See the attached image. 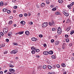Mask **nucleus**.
Listing matches in <instances>:
<instances>
[{
	"instance_id": "nucleus-56",
	"label": "nucleus",
	"mask_w": 74,
	"mask_h": 74,
	"mask_svg": "<svg viewBox=\"0 0 74 74\" xmlns=\"http://www.w3.org/2000/svg\"><path fill=\"white\" fill-rule=\"evenodd\" d=\"M30 15H31V13H28V16H30Z\"/></svg>"
},
{
	"instance_id": "nucleus-27",
	"label": "nucleus",
	"mask_w": 74,
	"mask_h": 74,
	"mask_svg": "<svg viewBox=\"0 0 74 74\" xmlns=\"http://www.w3.org/2000/svg\"><path fill=\"white\" fill-rule=\"evenodd\" d=\"M49 26H52V25H53V24L52 23H51V22H49Z\"/></svg>"
},
{
	"instance_id": "nucleus-20",
	"label": "nucleus",
	"mask_w": 74,
	"mask_h": 74,
	"mask_svg": "<svg viewBox=\"0 0 74 74\" xmlns=\"http://www.w3.org/2000/svg\"><path fill=\"white\" fill-rule=\"evenodd\" d=\"M49 52V54H51V55L53 54V51H50Z\"/></svg>"
},
{
	"instance_id": "nucleus-38",
	"label": "nucleus",
	"mask_w": 74,
	"mask_h": 74,
	"mask_svg": "<svg viewBox=\"0 0 74 74\" xmlns=\"http://www.w3.org/2000/svg\"><path fill=\"white\" fill-rule=\"evenodd\" d=\"M39 36L40 38H42V37H43V36H42V35L41 34Z\"/></svg>"
},
{
	"instance_id": "nucleus-46",
	"label": "nucleus",
	"mask_w": 74,
	"mask_h": 74,
	"mask_svg": "<svg viewBox=\"0 0 74 74\" xmlns=\"http://www.w3.org/2000/svg\"><path fill=\"white\" fill-rule=\"evenodd\" d=\"M7 53V51H5V52H4V54H5V55H6Z\"/></svg>"
},
{
	"instance_id": "nucleus-2",
	"label": "nucleus",
	"mask_w": 74,
	"mask_h": 74,
	"mask_svg": "<svg viewBox=\"0 0 74 74\" xmlns=\"http://www.w3.org/2000/svg\"><path fill=\"white\" fill-rule=\"evenodd\" d=\"M62 29L60 27H58V33L59 34H60L62 33Z\"/></svg>"
},
{
	"instance_id": "nucleus-6",
	"label": "nucleus",
	"mask_w": 74,
	"mask_h": 74,
	"mask_svg": "<svg viewBox=\"0 0 74 74\" xmlns=\"http://www.w3.org/2000/svg\"><path fill=\"white\" fill-rule=\"evenodd\" d=\"M31 40L32 41H36L37 40V38H36L35 37L32 38H31Z\"/></svg>"
},
{
	"instance_id": "nucleus-23",
	"label": "nucleus",
	"mask_w": 74,
	"mask_h": 74,
	"mask_svg": "<svg viewBox=\"0 0 74 74\" xmlns=\"http://www.w3.org/2000/svg\"><path fill=\"white\" fill-rule=\"evenodd\" d=\"M17 52H18V50H14V54H15V53H16Z\"/></svg>"
},
{
	"instance_id": "nucleus-4",
	"label": "nucleus",
	"mask_w": 74,
	"mask_h": 74,
	"mask_svg": "<svg viewBox=\"0 0 74 74\" xmlns=\"http://www.w3.org/2000/svg\"><path fill=\"white\" fill-rule=\"evenodd\" d=\"M9 71L11 72L12 73H14L15 72V70L12 69H9Z\"/></svg>"
},
{
	"instance_id": "nucleus-12",
	"label": "nucleus",
	"mask_w": 74,
	"mask_h": 74,
	"mask_svg": "<svg viewBox=\"0 0 74 74\" xmlns=\"http://www.w3.org/2000/svg\"><path fill=\"white\" fill-rule=\"evenodd\" d=\"M60 12H56V15H60Z\"/></svg>"
},
{
	"instance_id": "nucleus-24",
	"label": "nucleus",
	"mask_w": 74,
	"mask_h": 74,
	"mask_svg": "<svg viewBox=\"0 0 74 74\" xmlns=\"http://www.w3.org/2000/svg\"><path fill=\"white\" fill-rule=\"evenodd\" d=\"M43 69H47V66L46 65H45V66H43Z\"/></svg>"
},
{
	"instance_id": "nucleus-30",
	"label": "nucleus",
	"mask_w": 74,
	"mask_h": 74,
	"mask_svg": "<svg viewBox=\"0 0 74 74\" xmlns=\"http://www.w3.org/2000/svg\"><path fill=\"white\" fill-rule=\"evenodd\" d=\"M12 34V32H9L8 34V36H11V35Z\"/></svg>"
},
{
	"instance_id": "nucleus-40",
	"label": "nucleus",
	"mask_w": 74,
	"mask_h": 74,
	"mask_svg": "<svg viewBox=\"0 0 74 74\" xmlns=\"http://www.w3.org/2000/svg\"><path fill=\"white\" fill-rule=\"evenodd\" d=\"M0 35H1V36H3V35H4V34L3 32H1L0 33Z\"/></svg>"
},
{
	"instance_id": "nucleus-11",
	"label": "nucleus",
	"mask_w": 74,
	"mask_h": 74,
	"mask_svg": "<svg viewBox=\"0 0 74 74\" xmlns=\"http://www.w3.org/2000/svg\"><path fill=\"white\" fill-rule=\"evenodd\" d=\"M71 29V28L70 27H68L66 29V31H67V32H69V31Z\"/></svg>"
},
{
	"instance_id": "nucleus-49",
	"label": "nucleus",
	"mask_w": 74,
	"mask_h": 74,
	"mask_svg": "<svg viewBox=\"0 0 74 74\" xmlns=\"http://www.w3.org/2000/svg\"><path fill=\"white\" fill-rule=\"evenodd\" d=\"M9 19H12V18H13V17L12 16H10L9 17Z\"/></svg>"
},
{
	"instance_id": "nucleus-50",
	"label": "nucleus",
	"mask_w": 74,
	"mask_h": 74,
	"mask_svg": "<svg viewBox=\"0 0 74 74\" xmlns=\"http://www.w3.org/2000/svg\"><path fill=\"white\" fill-rule=\"evenodd\" d=\"M43 46L44 47H47V44H44Z\"/></svg>"
},
{
	"instance_id": "nucleus-53",
	"label": "nucleus",
	"mask_w": 74,
	"mask_h": 74,
	"mask_svg": "<svg viewBox=\"0 0 74 74\" xmlns=\"http://www.w3.org/2000/svg\"><path fill=\"white\" fill-rule=\"evenodd\" d=\"M14 65H10V67H14Z\"/></svg>"
},
{
	"instance_id": "nucleus-39",
	"label": "nucleus",
	"mask_w": 74,
	"mask_h": 74,
	"mask_svg": "<svg viewBox=\"0 0 74 74\" xmlns=\"http://www.w3.org/2000/svg\"><path fill=\"white\" fill-rule=\"evenodd\" d=\"M66 41L67 42H69V38H67L66 40Z\"/></svg>"
},
{
	"instance_id": "nucleus-35",
	"label": "nucleus",
	"mask_w": 74,
	"mask_h": 74,
	"mask_svg": "<svg viewBox=\"0 0 74 74\" xmlns=\"http://www.w3.org/2000/svg\"><path fill=\"white\" fill-rule=\"evenodd\" d=\"M18 8V6H15L13 7V8H14V9H16Z\"/></svg>"
},
{
	"instance_id": "nucleus-52",
	"label": "nucleus",
	"mask_w": 74,
	"mask_h": 74,
	"mask_svg": "<svg viewBox=\"0 0 74 74\" xmlns=\"http://www.w3.org/2000/svg\"><path fill=\"white\" fill-rule=\"evenodd\" d=\"M24 15L25 16H27V14L25 13Z\"/></svg>"
},
{
	"instance_id": "nucleus-16",
	"label": "nucleus",
	"mask_w": 74,
	"mask_h": 74,
	"mask_svg": "<svg viewBox=\"0 0 74 74\" xmlns=\"http://www.w3.org/2000/svg\"><path fill=\"white\" fill-rule=\"evenodd\" d=\"M0 5H1V6H3V5H4V3H3V1H1L0 2Z\"/></svg>"
},
{
	"instance_id": "nucleus-51",
	"label": "nucleus",
	"mask_w": 74,
	"mask_h": 74,
	"mask_svg": "<svg viewBox=\"0 0 74 74\" xmlns=\"http://www.w3.org/2000/svg\"><path fill=\"white\" fill-rule=\"evenodd\" d=\"M1 45L2 47H4L5 46V45H4V44H2Z\"/></svg>"
},
{
	"instance_id": "nucleus-29",
	"label": "nucleus",
	"mask_w": 74,
	"mask_h": 74,
	"mask_svg": "<svg viewBox=\"0 0 74 74\" xmlns=\"http://www.w3.org/2000/svg\"><path fill=\"white\" fill-rule=\"evenodd\" d=\"M73 33H74V31H72L71 32L70 34H71V35H72V34H73Z\"/></svg>"
},
{
	"instance_id": "nucleus-13",
	"label": "nucleus",
	"mask_w": 74,
	"mask_h": 74,
	"mask_svg": "<svg viewBox=\"0 0 74 74\" xmlns=\"http://www.w3.org/2000/svg\"><path fill=\"white\" fill-rule=\"evenodd\" d=\"M41 7H44L45 6V3H42L41 4Z\"/></svg>"
},
{
	"instance_id": "nucleus-55",
	"label": "nucleus",
	"mask_w": 74,
	"mask_h": 74,
	"mask_svg": "<svg viewBox=\"0 0 74 74\" xmlns=\"http://www.w3.org/2000/svg\"><path fill=\"white\" fill-rule=\"evenodd\" d=\"M36 58H40V56L38 55H37L36 56Z\"/></svg>"
},
{
	"instance_id": "nucleus-63",
	"label": "nucleus",
	"mask_w": 74,
	"mask_h": 74,
	"mask_svg": "<svg viewBox=\"0 0 74 74\" xmlns=\"http://www.w3.org/2000/svg\"><path fill=\"white\" fill-rule=\"evenodd\" d=\"M66 71H64L63 72V74H66Z\"/></svg>"
},
{
	"instance_id": "nucleus-15",
	"label": "nucleus",
	"mask_w": 74,
	"mask_h": 74,
	"mask_svg": "<svg viewBox=\"0 0 74 74\" xmlns=\"http://www.w3.org/2000/svg\"><path fill=\"white\" fill-rule=\"evenodd\" d=\"M51 58L52 59H54L56 58V56L55 55H53L51 56Z\"/></svg>"
},
{
	"instance_id": "nucleus-10",
	"label": "nucleus",
	"mask_w": 74,
	"mask_h": 74,
	"mask_svg": "<svg viewBox=\"0 0 74 74\" xmlns=\"http://www.w3.org/2000/svg\"><path fill=\"white\" fill-rule=\"evenodd\" d=\"M23 33H24V31H23L22 32H18L17 33V34H23Z\"/></svg>"
},
{
	"instance_id": "nucleus-57",
	"label": "nucleus",
	"mask_w": 74,
	"mask_h": 74,
	"mask_svg": "<svg viewBox=\"0 0 74 74\" xmlns=\"http://www.w3.org/2000/svg\"><path fill=\"white\" fill-rule=\"evenodd\" d=\"M12 1L13 3H15V2H16V0H13Z\"/></svg>"
},
{
	"instance_id": "nucleus-44",
	"label": "nucleus",
	"mask_w": 74,
	"mask_h": 74,
	"mask_svg": "<svg viewBox=\"0 0 74 74\" xmlns=\"http://www.w3.org/2000/svg\"><path fill=\"white\" fill-rule=\"evenodd\" d=\"M3 33H5V34H6V33H7V31H5V30H3Z\"/></svg>"
},
{
	"instance_id": "nucleus-25",
	"label": "nucleus",
	"mask_w": 74,
	"mask_h": 74,
	"mask_svg": "<svg viewBox=\"0 0 74 74\" xmlns=\"http://www.w3.org/2000/svg\"><path fill=\"white\" fill-rule=\"evenodd\" d=\"M46 3L47 4H49V0H47V1H46Z\"/></svg>"
},
{
	"instance_id": "nucleus-34",
	"label": "nucleus",
	"mask_w": 74,
	"mask_h": 74,
	"mask_svg": "<svg viewBox=\"0 0 74 74\" xmlns=\"http://www.w3.org/2000/svg\"><path fill=\"white\" fill-rule=\"evenodd\" d=\"M36 52H40V50L38 49H37L36 50Z\"/></svg>"
},
{
	"instance_id": "nucleus-9",
	"label": "nucleus",
	"mask_w": 74,
	"mask_h": 74,
	"mask_svg": "<svg viewBox=\"0 0 74 74\" xmlns=\"http://www.w3.org/2000/svg\"><path fill=\"white\" fill-rule=\"evenodd\" d=\"M20 23H21L23 25H25V21H22L20 22Z\"/></svg>"
},
{
	"instance_id": "nucleus-61",
	"label": "nucleus",
	"mask_w": 74,
	"mask_h": 74,
	"mask_svg": "<svg viewBox=\"0 0 74 74\" xmlns=\"http://www.w3.org/2000/svg\"><path fill=\"white\" fill-rule=\"evenodd\" d=\"M73 5L71 3V4H70L69 5L70 7H72V6H73Z\"/></svg>"
},
{
	"instance_id": "nucleus-21",
	"label": "nucleus",
	"mask_w": 74,
	"mask_h": 74,
	"mask_svg": "<svg viewBox=\"0 0 74 74\" xmlns=\"http://www.w3.org/2000/svg\"><path fill=\"white\" fill-rule=\"evenodd\" d=\"M53 69H56V65H53V67H52Z\"/></svg>"
},
{
	"instance_id": "nucleus-18",
	"label": "nucleus",
	"mask_w": 74,
	"mask_h": 74,
	"mask_svg": "<svg viewBox=\"0 0 74 74\" xmlns=\"http://www.w3.org/2000/svg\"><path fill=\"white\" fill-rule=\"evenodd\" d=\"M58 1L59 3H63V1L62 0H58Z\"/></svg>"
},
{
	"instance_id": "nucleus-28",
	"label": "nucleus",
	"mask_w": 74,
	"mask_h": 74,
	"mask_svg": "<svg viewBox=\"0 0 74 74\" xmlns=\"http://www.w3.org/2000/svg\"><path fill=\"white\" fill-rule=\"evenodd\" d=\"M52 11H56V8H53L52 9Z\"/></svg>"
},
{
	"instance_id": "nucleus-60",
	"label": "nucleus",
	"mask_w": 74,
	"mask_h": 74,
	"mask_svg": "<svg viewBox=\"0 0 74 74\" xmlns=\"http://www.w3.org/2000/svg\"><path fill=\"white\" fill-rule=\"evenodd\" d=\"M7 4H8L7 3V2H5V4H4V5H7Z\"/></svg>"
},
{
	"instance_id": "nucleus-31",
	"label": "nucleus",
	"mask_w": 74,
	"mask_h": 74,
	"mask_svg": "<svg viewBox=\"0 0 74 74\" xmlns=\"http://www.w3.org/2000/svg\"><path fill=\"white\" fill-rule=\"evenodd\" d=\"M12 21H9V25H11V24H12Z\"/></svg>"
},
{
	"instance_id": "nucleus-36",
	"label": "nucleus",
	"mask_w": 74,
	"mask_h": 74,
	"mask_svg": "<svg viewBox=\"0 0 74 74\" xmlns=\"http://www.w3.org/2000/svg\"><path fill=\"white\" fill-rule=\"evenodd\" d=\"M13 45H16L17 46V45H18V43H13Z\"/></svg>"
},
{
	"instance_id": "nucleus-58",
	"label": "nucleus",
	"mask_w": 74,
	"mask_h": 74,
	"mask_svg": "<svg viewBox=\"0 0 74 74\" xmlns=\"http://www.w3.org/2000/svg\"><path fill=\"white\" fill-rule=\"evenodd\" d=\"M29 23L30 25H33V22H29Z\"/></svg>"
},
{
	"instance_id": "nucleus-48",
	"label": "nucleus",
	"mask_w": 74,
	"mask_h": 74,
	"mask_svg": "<svg viewBox=\"0 0 74 74\" xmlns=\"http://www.w3.org/2000/svg\"><path fill=\"white\" fill-rule=\"evenodd\" d=\"M7 29V28H5V31H6V32L7 33V32H8V29Z\"/></svg>"
},
{
	"instance_id": "nucleus-37",
	"label": "nucleus",
	"mask_w": 74,
	"mask_h": 74,
	"mask_svg": "<svg viewBox=\"0 0 74 74\" xmlns=\"http://www.w3.org/2000/svg\"><path fill=\"white\" fill-rule=\"evenodd\" d=\"M67 7L69 9H70V10H71V6H69V5H68Z\"/></svg>"
},
{
	"instance_id": "nucleus-3",
	"label": "nucleus",
	"mask_w": 74,
	"mask_h": 74,
	"mask_svg": "<svg viewBox=\"0 0 74 74\" xmlns=\"http://www.w3.org/2000/svg\"><path fill=\"white\" fill-rule=\"evenodd\" d=\"M63 13L64 15L66 16H69V13L68 12L64 11H63Z\"/></svg>"
},
{
	"instance_id": "nucleus-26",
	"label": "nucleus",
	"mask_w": 74,
	"mask_h": 74,
	"mask_svg": "<svg viewBox=\"0 0 74 74\" xmlns=\"http://www.w3.org/2000/svg\"><path fill=\"white\" fill-rule=\"evenodd\" d=\"M56 66L57 68H60V65L57 64Z\"/></svg>"
},
{
	"instance_id": "nucleus-19",
	"label": "nucleus",
	"mask_w": 74,
	"mask_h": 74,
	"mask_svg": "<svg viewBox=\"0 0 74 74\" xmlns=\"http://www.w3.org/2000/svg\"><path fill=\"white\" fill-rule=\"evenodd\" d=\"M61 66L62 67H66V65L65 64H61Z\"/></svg>"
},
{
	"instance_id": "nucleus-22",
	"label": "nucleus",
	"mask_w": 74,
	"mask_h": 74,
	"mask_svg": "<svg viewBox=\"0 0 74 74\" xmlns=\"http://www.w3.org/2000/svg\"><path fill=\"white\" fill-rule=\"evenodd\" d=\"M7 11V9H3V12H6Z\"/></svg>"
},
{
	"instance_id": "nucleus-7",
	"label": "nucleus",
	"mask_w": 74,
	"mask_h": 74,
	"mask_svg": "<svg viewBox=\"0 0 74 74\" xmlns=\"http://www.w3.org/2000/svg\"><path fill=\"white\" fill-rule=\"evenodd\" d=\"M25 33L26 35H27V36H29V34H30V33H29V31H25Z\"/></svg>"
},
{
	"instance_id": "nucleus-1",
	"label": "nucleus",
	"mask_w": 74,
	"mask_h": 74,
	"mask_svg": "<svg viewBox=\"0 0 74 74\" xmlns=\"http://www.w3.org/2000/svg\"><path fill=\"white\" fill-rule=\"evenodd\" d=\"M48 25V23L45 22L42 23V26L43 27H46Z\"/></svg>"
},
{
	"instance_id": "nucleus-42",
	"label": "nucleus",
	"mask_w": 74,
	"mask_h": 74,
	"mask_svg": "<svg viewBox=\"0 0 74 74\" xmlns=\"http://www.w3.org/2000/svg\"><path fill=\"white\" fill-rule=\"evenodd\" d=\"M23 16V14H21L19 15V17H22Z\"/></svg>"
},
{
	"instance_id": "nucleus-64",
	"label": "nucleus",
	"mask_w": 74,
	"mask_h": 74,
	"mask_svg": "<svg viewBox=\"0 0 74 74\" xmlns=\"http://www.w3.org/2000/svg\"><path fill=\"white\" fill-rule=\"evenodd\" d=\"M71 60H74V58L72 57L71 59Z\"/></svg>"
},
{
	"instance_id": "nucleus-32",
	"label": "nucleus",
	"mask_w": 74,
	"mask_h": 74,
	"mask_svg": "<svg viewBox=\"0 0 74 74\" xmlns=\"http://www.w3.org/2000/svg\"><path fill=\"white\" fill-rule=\"evenodd\" d=\"M51 23L52 24V25H54V24H55V23H54V21H53V20H52L51 21Z\"/></svg>"
},
{
	"instance_id": "nucleus-33",
	"label": "nucleus",
	"mask_w": 74,
	"mask_h": 74,
	"mask_svg": "<svg viewBox=\"0 0 74 74\" xmlns=\"http://www.w3.org/2000/svg\"><path fill=\"white\" fill-rule=\"evenodd\" d=\"M52 31H55V30H56V28H52Z\"/></svg>"
},
{
	"instance_id": "nucleus-14",
	"label": "nucleus",
	"mask_w": 74,
	"mask_h": 74,
	"mask_svg": "<svg viewBox=\"0 0 74 74\" xmlns=\"http://www.w3.org/2000/svg\"><path fill=\"white\" fill-rule=\"evenodd\" d=\"M31 53L32 54H35V53H36V51L34 50H33L31 51Z\"/></svg>"
},
{
	"instance_id": "nucleus-62",
	"label": "nucleus",
	"mask_w": 74,
	"mask_h": 74,
	"mask_svg": "<svg viewBox=\"0 0 74 74\" xmlns=\"http://www.w3.org/2000/svg\"><path fill=\"white\" fill-rule=\"evenodd\" d=\"M6 40L7 41V42H8V41H9V39H6Z\"/></svg>"
},
{
	"instance_id": "nucleus-17",
	"label": "nucleus",
	"mask_w": 74,
	"mask_h": 74,
	"mask_svg": "<svg viewBox=\"0 0 74 74\" xmlns=\"http://www.w3.org/2000/svg\"><path fill=\"white\" fill-rule=\"evenodd\" d=\"M47 67L49 70H51L52 68V67L50 65H48Z\"/></svg>"
},
{
	"instance_id": "nucleus-54",
	"label": "nucleus",
	"mask_w": 74,
	"mask_h": 74,
	"mask_svg": "<svg viewBox=\"0 0 74 74\" xmlns=\"http://www.w3.org/2000/svg\"><path fill=\"white\" fill-rule=\"evenodd\" d=\"M65 37L66 38H68V37H69V35H65Z\"/></svg>"
},
{
	"instance_id": "nucleus-43",
	"label": "nucleus",
	"mask_w": 74,
	"mask_h": 74,
	"mask_svg": "<svg viewBox=\"0 0 74 74\" xmlns=\"http://www.w3.org/2000/svg\"><path fill=\"white\" fill-rule=\"evenodd\" d=\"M10 53L12 54V53H14V50H13L11 52H10Z\"/></svg>"
},
{
	"instance_id": "nucleus-45",
	"label": "nucleus",
	"mask_w": 74,
	"mask_h": 74,
	"mask_svg": "<svg viewBox=\"0 0 74 74\" xmlns=\"http://www.w3.org/2000/svg\"><path fill=\"white\" fill-rule=\"evenodd\" d=\"M7 11V12L8 14H9V13H10V12H11V11L10 10H7V11Z\"/></svg>"
},
{
	"instance_id": "nucleus-47",
	"label": "nucleus",
	"mask_w": 74,
	"mask_h": 74,
	"mask_svg": "<svg viewBox=\"0 0 74 74\" xmlns=\"http://www.w3.org/2000/svg\"><path fill=\"white\" fill-rule=\"evenodd\" d=\"M55 40L53 39H52L51 40V42H54Z\"/></svg>"
},
{
	"instance_id": "nucleus-59",
	"label": "nucleus",
	"mask_w": 74,
	"mask_h": 74,
	"mask_svg": "<svg viewBox=\"0 0 74 74\" xmlns=\"http://www.w3.org/2000/svg\"><path fill=\"white\" fill-rule=\"evenodd\" d=\"M69 46H72V45H73L72 44H71V43H70V44H69Z\"/></svg>"
},
{
	"instance_id": "nucleus-41",
	"label": "nucleus",
	"mask_w": 74,
	"mask_h": 74,
	"mask_svg": "<svg viewBox=\"0 0 74 74\" xmlns=\"http://www.w3.org/2000/svg\"><path fill=\"white\" fill-rule=\"evenodd\" d=\"M31 49H32V50H33L34 49V50H36V49H35L34 47H32L31 48Z\"/></svg>"
},
{
	"instance_id": "nucleus-5",
	"label": "nucleus",
	"mask_w": 74,
	"mask_h": 74,
	"mask_svg": "<svg viewBox=\"0 0 74 74\" xmlns=\"http://www.w3.org/2000/svg\"><path fill=\"white\" fill-rule=\"evenodd\" d=\"M43 54L45 55H48L49 54V52L47 51H44L43 52Z\"/></svg>"
},
{
	"instance_id": "nucleus-8",
	"label": "nucleus",
	"mask_w": 74,
	"mask_h": 74,
	"mask_svg": "<svg viewBox=\"0 0 74 74\" xmlns=\"http://www.w3.org/2000/svg\"><path fill=\"white\" fill-rule=\"evenodd\" d=\"M59 42H59V41H56L54 42V43L55 45H58L59 44Z\"/></svg>"
}]
</instances>
